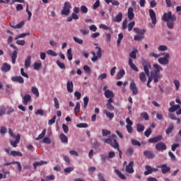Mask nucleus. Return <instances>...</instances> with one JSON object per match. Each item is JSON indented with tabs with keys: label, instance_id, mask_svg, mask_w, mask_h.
Here are the masks:
<instances>
[{
	"label": "nucleus",
	"instance_id": "nucleus-1",
	"mask_svg": "<svg viewBox=\"0 0 181 181\" xmlns=\"http://www.w3.org/2000/svg\"><path fill=\"white\" fill-rule=\"evenodd\" d=\"M163 21L167 22V27L172 30L175 26V21H176V16L175 14H172V11H168L166 13H164L163 18Z\"/></svg>",
	"mask_w": 181,
	"mask_h": 181
},
{
	"label": "nucleus",
	"instance_id": "nucleus-2",
	"mask_svg": "<svg viewBox=\"0 0 181 181\" xmlns=\"http://www.w3.org/2000/svg\"><path fill=\"white\" fill-rule=\"evenodd\" d=\"M117 135L112 134L109 139L103 140V141L107 144H110L112 148H117L119 152V158H122V151L119 149V144L117 141Z\"/></svg>",
	"mask_w": 181,
	"mask_h": 181
},
{
	"label": "nucleus",
	"instance_id": "nucleus-3",
	"mask_svg": "<svg viewBox=\"0 0 181 181\" xmlns=\"http://www.w3.org/2000/svg\"><path fill=\"white\" fill-rule=\"evenodd\" d=\"M161 55L163 57L158 58V62L161 65H167L169 64L170 54L168 52H163Z\"/></svg>",
	"mask_w": 181,
	"mask_h": 181
},
{
	"label": "nucleus",
	"instance_id": "nucleus-4",
	"mask_svg": "<svg viewBox=\"0 0 181 181\" xmlns=\"http://www.w3.org/2000/svg\"><path fill=\"white\" fill-rule=\"evenodd\" d=\"M95 49H98L97 55H95V52L94 51H91V54L93 55V58H91L92 62H97L98 60V58L100 59L101 57H103V49H101V47H95Z\"/></svg>",
	"mask_w": 181,
	"mask_h": 181
},
{
	"label": "nucleus",
	"instance_id": "nucleus-5",
	"mask_svg": "<svg viewBox=\"0 0 181 181\" xmlns=\"http://www.w3.org/2000/svg\"><path fill=\"white\" fill-rule=\"evenodd\" d=\"M71 8V4L69 1H66L62 11V14L69 16L70 14V9Z\"/></svg>",
	"mask_w": 181,
	"mask_h": 181
},
{
	"label": "nucleus",
	"instance_id": "nucleus-6",
	"mask_svg": "<svg viewBox=\"0 0 181 181\" xmlns=\"http://www.w3.org/2000/svg\"><path fill=\"white\" fill-rule=\"evenodd\" d=\"M142 65L144 66V74H146L147 76H150L149 69H151V65L150 62H148V61H144L142 62Z\"/></svg>",
	"mask_w": 181,
	"mask_h": 181
},
{
	"label": "nucleus",
	"instance_id": "nucleus-7",
	"mask_svg": "<svg viewBox=\"0 0 181 181\" xmlns=\"http://www.w3.org/2000/svg\"><path fill=\"white\" fill-rule=\"evenodd\" d=\"M13 49H14L15 50L13 51L11 54V62L13 64H15L16 63V59L18 58V50L19 49L17 47H15V48H13Z\"/></svg>",
	"mask_w": 181,
	"mask_h": 181
},
{
	"label": "nucleus",
	"instance_id": "nucleus-8",
	"mask_svg": "<svg viewBox=\"0 0 181 181\" xmlns=\"http://www.w3.org/2000/svg\"><path fill=\"white\" fill-rule=\"evenodd\" d=\"M15 141H13V140H10L9 143L10 144L14 147L16 148L18 146V144L20 143L21 141V135L18 134L16 137H15Z\"/></svg>",
	"mask_w": 181,
	"mask_h": 181
},
{
	"label": "nucleus",
	"instance_id": "nucleus-9",
	"mask_svg": "<svg viewBox=\"0 0 181 181\" xmlns=\"http://www.w3.org/2000/svg\"><path fill=\"white\" fill-rule=\"evenodd\" d=\"M155 147L158 151H163L167 149L166 145L163 142L158 143Z\"/></svg>",
	"mask_w": 181,
	"mask_h": 181
},
{
	"label": "nucleus",
	"instance_id": "nucleus-10",
	"mask_svg": "<svg viewBox=\"0 0 181 181\" xmlns=\"http://www.w3.org/2000/svg\"><path fill=\"white\" fill-rule=\"evenodd\" d=\"M130 90L132 92L133 95H136L138 94V89L137 87L136 86L135 82H134V81H132L131 83H130V86H129Z\"/></svg>",
	"mask_w": 181,
	"mask_h": 181
},
{
	"label": "nucleus",
	"instance_id": "nucleus-11",
	"mask_svg": "<svg viewBox=\"0 0 181 181\" xmlns=\"http://www.w3.org/2000/svg\"><path fill=\"white\" fill-rule=\"evenodd\" d=\"M149 16L151 17L152 23L153 25L156 24V15L153 9H149Z\"/></svg>",
	"mask_w": 181,
	"mask_h": 181
},
{
	"label": "nucleus",
	"instance_id": "nucleus-12",
	"mask_svg": "<svg viewBox=\"0 0 181 181\" xmlns=\"http://www.w3.org/2000/svg\"><path fill=\"white\" fill-rule=\"evenodd\" d=\"M158 168H161V172L163 174H166L167 173H169L170 170V168L168 167L167 164H163L162 165L157 166Z\"/></svg>",
	"mask_w": 181,
	"mask_h": 181
},
{
	"label": "nucleus",
	"instance_id": "nucleus-13",
	"mask_svg": "<svg viewBox=\"0 0 181 181\" xmlns=\"http://www.w3.org/2000/svg\"><path fill=\"white\" fill-rule=\"evenodd\" d=\"M11 81L13 82L18 83L20 84H23L25 82L23 76H13L11 78Z\"/></svg>",
	"mask_w": 181,
	"mask_h": 181
},
{
	"label": "nucleus",
	"instance_id": "nucleus-14",
	"mask_svg": "<svg viewBox=\"0 0 181 181\" xmlns=\"http://www.w3.org/2000/svg\"><path fill=\"white\" fill-rule=\"evenodd\" d=\"M163 139V136L161 135L149 139H148V143L150 144H156L158 143V141H160Z\"/></svg>",
	"mask_w": 181,
	"mask_h": 181
},
{
	"label": "nucleus",
	"instance_id": "nucleus-15",
	"mask_svg": "<svg viewBox=\"0 0 181 181\" xmlns=\"http://www.w3.org/2000/svg\"><path fill=\"white\" fill-rule=\"evenodd\" d=\"M133 165H134V162L133 161H131L128 165L126 166V172L129 173V174H132L134 172V168H133Z\"/></svg>",
	"mask_w": 181,
	"mask_h": 181
},
{
	"label": "nucleus",
	"instance_id": "nucleus-16",
	"mask_svg": "<svg viewBox=\"0 0 181 181\" xmlns=\"http://www.w3.org/2000/svg\"><path fill=\"white\" fill-rule=\"evenodd\" d=\"M144 156L148 159H153L155 158L153 152L150 151H144Z\"/></svg>",
	"mask_w": 181,
	"mask_h": 181
},
{
	"label": "nucleus",
	"instance_id": "nucleus-17",
	"mask_svg": "<svg viewBox=\"0 0 181 181\" xmlns=\"http://www.w3.org/2000/svg\"><path fill=\"white\" fill-rule=\"evenodd\" d=\"M32 97L30 95L26 94L24 95L23 98V101L22 103H23L24 105H28V103L31 100Z\"/></svg>",
	"mask_w": 181,
	"mask_h": 181
},
{
	"label": "nucleus",
	"instance_id": "nucleus-18",
	"mask_svg": "<svg viewBox=\"0 0 181 181\" xmlns=\"http://www.w3.org/2000/svg\"><path fill=\"white\" fill-rule=\"evenodd\" d=\"M11 69V66L9 65V64H7V62H5L3 64V66H1V71L4 72H8Z\"/></svg>",
	"mask_w": 181,
	"mask_h": 181
},
{
	"label": "nucleus",
	"instance_id": "nucleus-19",
	"mask_svg": "<svg viewBox=\"0 0 181 181\" xmlns=\"http://www.w3.org/2000/svg\"><path fill=\"white\" fill-rule=\"evenodd\" d=\"M128 18L129 20H133L134 18V9L132 7H129L128 8Z\"/></svg>",
	"mask_w": 181,
	"mask_h": 181
},
{
	"label": "nucleus",
	"instance_id": "nucleus-20",
	"mask_svg": "<svg viewBox=\"0 0 181 181\" xmlns=\"http://www.w3.org/2000/svg\"><path fill=\"white\" fill-rule=\"evenodd\" d=\"M151 76L155 83H158V79L162 78V75H160V74H157V73L152 74Z\"/></svg>",
	"mask_w": 181,
	"mask_h": 181
},
{
	"label": "nucleus",
	"instance_id": "nucleus-21",
	"mask_svg": "<svg viewBox=\"0 0 181 181\" xmlns=\"http://www.w3.org/2000/svg\"><path fill=\"white\" fill-rule=\"evenodd\" d=\"M105 96L106 98H114L115 97V95L112 91L107 90L105 91Z\"/></svg>",
	"mask_w": 181,
	"mask_h": 181
},
{
	"label": "nucleus",
	"instance_id": "nucleus-22",
	"mask_svg": "<svg viewBox=\"0 0 181 181\" xmlns=\"http://www.w3.org/2000/svg\"><path fill=\"white\" fill-rule=\"evenodd\" d=\"M73 88H74L73 82L72 81L70 82V81H68L66 83L67 91L69 93H73Z\"/></svg>",
	"mask_w": 181,
	"mask_h": 181
},
{
	"label": "nucleus",
	"instance_id": "nucleus-23",
	"mask_svg": "<svg viewBox=\"0 0 181 181\" xmlns=\"http://www.w3.org/2000/svg\"><path fill=\"white\" fill-rule=\"evenodd\" d=\"M46 164H48V162L45 161V160H41L40 162H35V163H34L33 164V165L34 167V169H37V168L38 166H41V165H46Z\"/></svg>",
	"mask_w": 181,
	"mask_h": 181
},
{
	"label": "nucleus",
	"instance_id": "nucleus-24",
	"mask_svg": "<svg viewBox=\"0 0 181 181\" xmlns=\"http://www.w3.org/2000/svg\"><path fill=\"white\" fill-rule=\"evenodd\" d=\"M129 65L130 66L131 69L132 70H134V71H136V72L139 71L137 66H136V65H134V64H133L132 59L131 58H129Z\"/></svg>",
	"mask_w": 181,
	"mask_h": 181
},
{
	"label": "nucleus",
	"instance_id": "nucleus-25",
	"mask_svg": "<svg viewBox=\"0 0 181 181\" xmlns=\"http://www.w3.org/2000/svg\"><path fill=\"white\" fill-rule=\"evenodd\" d=\"M31 57L29 56L26 58L25 61V69H29V67L31 66Z\"/></svg>",
	"mask_w": 181,
	"mask_h": 181
},
{
	"label": "nucleus",
	"instance_id": "nucleus-26",
	"mask_svg": "<svg viewBox=\"0 0 181 181\" xmlns=\"http://www.w3.org/2000/svg\"><path fill=\"white\" fill-rule=\"evenodd\" d=\"M154 73L159 74L160 71H163L162 66H160L158 64H154L153 65Z\"/></svg>",
	"mask_w": 181,
	"mask_h": 181
},
{
	"label": "nucleus",
	"instance_id": "nucleus-27",
	"mask_svg": "<svg viewBox=\"0 0 181 181\" xmlns=\"http://www.w3.org/2000/svg\"><path fill=\"white\" fill-rule=\"evenodd\" d=\"M146 74L145 72H140L139 74V79L141 82L145 83L146 81Z\"/></svg>",
	"mask_w": 181,
	"mask_h": 181
},
{
	"label": "nucleus",
	"instance_id": "nucleus-28",
	"mask_svg": "<svg viewBox=\"0 0 181 181\" xmlns=\"http://www.w3.org/2000/svg\"><path fill=\"white\" fill-rule=\"evenodd\" d=\"M46 133H47V129H43L42 133L38 136V137L35 138V141H40L45 136Z\"/></svg>",
	"mask_w": 181,
	"mask_h": 181
},
{
	"label": "nucleus",
	"instance_id": "nucleus-29",
	"mask_svg": "<svg viewBox=\"0 0 181 181\" xmlns=\"http://www.w3.org/2000/svg\"><path fill=\"white\" fill-rule=\"evenodd\" d=\"M168 117L172 119V120H175L177 121V124H180L181 122L180 119L179 118H177L175 115L174 114H169Z\"/></svg>",
	"mask_w": 181,
	"mask_h": 181
},
{
	"label": "nucleus",
	"instance_id": "nucleus-30",
	"mask_svg": "<svg viewBox=\"0 0 181 181\" xmlns=\"http://www.w3.org/2000/svg\"><path fill=\"white\" fill-rule=\"evenodd\" d=\"M133 30L135 32V33L144 35V34L146 32V30H140L139 28H134Z\"/></svg>",
	"mask_w": 181,
	"mask_h": 181
},
{
	"label": "nucleus",
	"instance_id": "nucleus-31",
	"mask_svg": "<svg viewBox=\"0 0 181 181\" xmlns=\"http://www.w3.org/2000/svg\"><path fill=\"white\" fill-rule=\"evenodd\" d=\"M125 74V71L124 69H120L119 72H117V80L121 79Z\"/></svg>",
	"mask_w": 181,
	"mask_h": 181
},
{
	"label": "nucleus",
	"instance_id": "nucleus-32",
	"mask_svg": "<svg viewBox=\"0 0 181 181\" xmlns=\"http://www.w3.org/2000/svg\"><path fill=\"white\" fill-rule=\"evenodd\" d=\"M59 139L62 143L69 142V139L67 138V136H66V135H64V134H61L59 135Z\"/></svg>",
	"mask_w": 181,
	"mask_h": 181
},
{
	"label": "nucleus",
	"instance_id": "nucleus-33",
	"mask_svg": "<svg viewBox=\"0 0 181 181\" xmlns=\"http://www.w3.org/2000/svg\"><path fill=\"white\" fill-rule=\"evenodd\" d=\"M180 109V105H175V106L173 107H170L168 109V111L171 113L175 112V111H177V110Z\"/></svg>",
	"mask_w": 181,
	"mask_h": 181
},
{
	"label": "nucleus",
	"instance_id": "nucleus-34",
	"mask_svg": "<svg viewBox=\"0 0 181 181\" xmlns=\"http://www.w3.org/2000/svg\"><path fill=\"white\" fill-rule=\"evenodd\" d=\"M122 19V12H119L115 18L114 21L117 23H119L121 22Z\"/></svg>",
	"mask_w": 181,
	"mask_h": 181
},
{
	"label": "nucleus",
	"instance_id": "nucleus-35",
	"mask_svg": "<svg viewBox=\"0 0 181 181\" xmlns=\"http://www.w3.org/2000/svg\"><path fill=\"white\" fill-rule=\"evenodd\" d=\"M31 92L33 95H35L36 97H40V92L39 90L36 87H33L31 88Z\"/></svg>",
	"mask_w": 181,
	"mask_h": 181
},
{
	"label": "nucleus",
	"instance_id": "nucleus-36",
	"mask_svg": "<svg viewBox=\"0 0 181 181\" xmlns=\"http://www.w3.org/2000/svg\"><path fill=\"white\" fill-rule=\"evenodd\" d=\"M145 168H146V171L144 172V175H148L151 174V173H153V168H151V166L146 165V166L145 167Z\"/></svg>",
	"mask_w": 181,
	"mask_h": 181
},
{
	"label": "nucleus",
	"instance_id": "nucleus-37",
	"mask_svg": "<svg viewBox=\"0 0 181 181\" xmlns=\"http://www.w3.org/2000/svg\"><path fill=\"white\" fill-rule=\"evenodd\" d=\"M138 52V49H136V48L132 51V52H130L129 54V57L132 59H136V53Z\"/></svg>",
	"mask_w": 181,
	"mask_h": 181
},
{
	"label": "nucleus",
	"instance_id": "nucleus-38",
	"mask_svg": "<svg viewBox=\"0 0 181 181\" xmlns=\"http://www.w3.org/2000/svg\"><path fill=\"white\" fill-rule=\"evenodd\" d=\"M115 173L119 176V177L122 180H125L126 177L119 170H115Z\"/></svg>",
	"mask_w": 181,
	"mask_h": 181
},
{
	"label": "nucleus",
	"instance_id": "nucleus-39",
	"mask_svg": "<svg viewBox=\"0 0 181 181\" xmlns=\"http://www.w3.org/2000/svg\"><path fill=\"white\" fill-rule=\"evenodd\" d=\"M12 156H21L22 157L23 156V153L21 152H19V151H11V153H10Z\"/></svg>",
	"mask_w": 181,
	"mask_h": 181
},
{
	"label": "nucleus",
	"instance_id": "nucleus-40",
	"mask_svg": "<svg viewBox=\"0 0 181 181\" xmlns=\"http://www.w3.org/2000/svg\"><path fill=\"white\" fill-rule=\"evenodd\" d=\"M174 129V125L173 124H170L169 125V127L166 129L165 133L166 134H170Z\"/></svg>",
	"mask_w": 181,
	"mask_h": 181
},
{
	"label": "nucleus",
	"instance_id": "nucleus-41",
	"mask_svg": "<svg viewBox=\"0 0 181 181\" xmlns=\"http://www.w3.org/2000/svg\"><path fill=\"white\" fill-rule=\"evenodd\" d=\"M30 35V33H23V34H19V35H17V37H15V40H17L20 38H23V37H25L26 36H28Z\"/></svg>",
	"mask_w": 181,
	"mask_h": 181
},
{
	"label": "nucleus",
	"instance_id": "nucleus-42",
	"mask_svg": "<svg viewBox=\"0 0 181 181\" xmlns=\"http://www.w3.org/2000/svg\"><path fill=\"white\" fill-rule=\"evenodd\" d=\"M134 153V150L132 148L129 147L127 149L125 154L128 156H131Z\"/></svg>",
	"mask_w": 181,
	"mask_h": 181
},
{
	"label": "nucleus",
	"instance_id": "nucleus-43",
	"mask_svg": "<svg viewBox=\"0 0 181 181\" xmlns=\"http://www.w3.org/2000/svg\"><path fill=\"white\" fill-rule=\"evenodd\" d=\"M90 100L88 99V97H84L83 98V107L84 109H87V106L88 105V102Z\"/></svg>",
	"mask_w": 181,
	"mask_h": 181
},
{
	"label": "nucleus",
	"instance_id": "nucleus-44",
	"mask_svg": "<svg viewBox=\"0 0 181 181\" xmlns=\"http://www.w3.org/2000/svg\"><path fill=\"white\" fill-rule=\"evenodd\" d=\"M134 25H135V21H131V22L129 23V24L127 25L129 32L132 30L133 27L134 26Z\"/></svg>",
	"mask_w": 181,
	"mask_h": 181
},
{
	"label": "nucleus",
	"instance_id": "nucleus-45",
	"mask_svg": "<svg viewBox=\"0 0 181 181\" xmlns=\"http://www.w3.org/2000/svg\"><path fill=\"white\" fill-rule=\"evenodd\" d=\"M42 62H35V64H34V69L38 71L42 67Z\"/></svg>",
	"mask_w": 181,
	"mask_h": 181
},
{
	"label": "nucleus",
	"instance_id": "nucleus-46",
	"mask_svg": "<svg viewBox=\"0 0 181 181\" xmlns=\"http://www.w3.org/2000/svg\"><path fill=\"white\" fill-rule=\"evenodd\" d=\"M136 130L138 132H142L144 130V126H143L142 124H138L136 125Z\"/></svg>",
	"mask_w": 181,
	"mask_h": 181
},
{
	"label": "nucleus",
	"instance_id": "nucleus-47",
	"mask_svg": "<svg viewBox=\"0 0 181 181\" xmlns=\"http://www.w3.org/2000/svg\"><path fill=\"white\" fill-rule=\"evenodd\" d=\"M78 112H80V103H77L74 108V113L76 115H77Z\"/></svg>",
	"mask_w": 181,
	"mask_h": 181
},
{
	"label": "nucleus",
	"instance_id": "nucleus-48",
	"mask_svg": "<svg viewBox=\"0 0 181 181\" xmlns=\"http://www.w3.org/2000/svg\"><path fill=\"white\" fill-rule=\"evenodd\" d=\"M105 114L110 119H112V118H114V113H111L107 110H105Z\"/></svg>",
	"mask_w": 181,
	"mask_h": 181
},
{
	"label": "nucleus",
	"instance_id": "nucleus-49",
	"mask_svg": "<svg viewBox=\"0 0 181 181\" xmlns=\"http://www.w3.org/2000/svg\"><path fill=\"white\" fill-rule=\"evenodd\" d=\"M111 134V132L110 131H108L107 129H103L102 130V135L103 136H107L108 135H110Z\"/></svg>",
	"mask_w": 181,
	"mask_h": 181
},
{
	"label": "nucleus",
	"instance_id": "nucleus-50",
	"mask_svg": "<svg viewBox=\"0 0 181 181\" xmlns=\"http://www.w3.org/2000/svg\"><path fill=\"white\" fill-rule=\"evenodd\" d=\"M57 66L62 69H66V65H64V64H63L62 62H61V61H57Z\"/></svg>",
	"mask_w": 181,
	"mask_h": 181
},
{
	"label": "nucleus",
	"instance_id": "nucleus-51",
	"mask_svg": "<svg viewBox=\"0 0 181 181\" xmlns=\"http://www.w3.org/2000/svg\"><path fill=\"white\" fill-rule=\"evenodd\" d=\"M54 107L57 110L59 109V102L57 98H54Z\"/></svg>",
	"mask_w": 181,
	"mask_h": 181
},
{
	"label": "nucleus",
	"instance_id": "nucleus-52",
	"mask_svg": "<svg viewBox=\"0 0 181 181\" xmlns=\"http://www.w3.org/2000/svg\"><path fill=\"white\" fill-rule=\"evenodd\" d=\"M81 11L83 13H87L88 12V8H87V6L83 5L81 6Z\"/></svg>",
	"mask_w": 181,
	"mask_h": 181
},
{
	"label": "nucleus",
	"instance_id": "nucleus-53",
	"mask_svg": "<svg viewBox=\"0 0 181 181\" xmlns=\"http://www.w3.org/2000/svg\"><path fill=\"white\" fill-rule=\"evenodd\" d=\"M57 116H54L48 122V124L52 126L53 124L56 122Z\"/></svg>",
	"mask_w": 181,
	"mask_h": 181
},
{
	"label": "nucleus",
	"instance_id": "nucleus-54",
	"mask_svg": "<svg viewBox=\"0 0 181 181\" xmlns=\"http://www.w3.org/2000/svg\"><path fill=\"white\" fill-rule=\"evenodd\" d=\"M47 54L53 57L57 56V52H55L54 51H52V49H48V51H47Z\"/></svg>",
	"mask_w": 181,
	"mask_h": 181
},
{
	"label": "nucleus",
	"instance_id": "nucleus-55",
	"mask_svg": "<svg viewBox=\"0 0 181 181\" xmlns=\"http://www.w3.org/2000/svg\"><path fill=\"white\" fill-rule=\"evenodd\" d=\"M144 38V35H135L134 37V40L135 41H141V40H143Z\"/></svg>",
	"mask_w": 181,
	"mask_h": 181
},
{
	"label": "nucleus",
	"instance_id": "nucleus-56",
	"mask_svg": "<svg viewBox=\"0 0 181 181\" xmlns=\"http://www.w3.org/2000/svg\"><path fill=\"white\" fill-rule=\"evenodd\" d=\"M167 49H168V47H166V45H160L158 47V51L165 52Z\"/></svg>",
	"mask_w": 181,
	"mask_h": 181
},
{
	"label": "nucleus",
	"instance_id": "nucleus-57",
	"mask_svg": "<svg viewBox=\"0 0 181 181\" xmlns=\"http://www.w3.org/2000/svg\"><path fill=\"white\" fill-rule=\"evenodd\" d=\"M152 133V130L151 128H148L145 132L144 136L148 137Z\"/></svg>",
	"mask_w": 181,
	"mask_h": 181
},
{
	"label": "nucleus",
	"instance_id": "nucleus-58",
	"mask_svg": "<svg viewBox=\"0 0 181 181\" xmlns=\"http://www.w3.org/2000/svg\"><path fill=\"white\" fill-rule=\"evenodd\" d=\"M42 142L45 143V144H49L52 143V141L48 137H45L43 139H42Z\"/></svg>",
	"mask_w": 181,
	"mask_h": 181
},
{
	"label": "nucleus",
	"instance_id": "nucleus-59",
	"mask_svg": "<svg viewBox=\"0 0 181 181\" xmlns=\"http://www.w3.org/2000/svg\"><path fill=\"white\" fill-rule=\"evenodd\" d=\"M73 170H74V168L69 167V168L64 169V172L65 173H70L73 172Z\"/></svg>",
	"mask_w": 181,
	"mask_h": 181
},
{
	"label": "nucleus",
	"instance_id": "nucleus-60",
	"mask_svg": "<svg viewBox=\"0 0 181 181\" xmlns=\"http://www.w3.org/2000/svg\"><path fill=\"white\" fill-rule=\"evenodd\" d=\"M131 143H132V144L134 145V146H141L140 142H139V141H136V140L132 139V140H131Z\"/></svg>",
	"mask_w": 181,
	"mask_h": 181
},
{
	"label": "nucleus",
	"instance_id": "nucleus-61",
	"mask_svg": "<svg viewBox=\"0 0 181 181\" xmlns=\"http://www.w3.org/2000/svg\"><path fill=\"white\" fill-rule=\"evenodd\" d=\"M76 127L78 128H87V127H88V124H84V123H81V124H78L76 125Z\"/></svg>",
	"mask_w": 181,
	"mask_h": 181
},
{
	"label": "nucleus",
	"instance_id": "nucleus-62",
	"mask_svg": "<svg viewBox=\"0 0 181 181\" xmlns=\"http://www.w3.org/2000/svg\"><path fill=\"white\" fill-rule=\"evenodd\" d=\"M62 129L65 134L69 133V127L64 124H62Z\"/></svg>",
	"mask_w": 181,
	"mask_h": 181
},
{
	"label": "nucleus",
	"instance_id": "nucleus-63",
	"mask_svg": "<svg viewBox=\"0 0 181 181\" xmlns=\"http://www.w3.org/2000/svg\"><path fill=\"white\" fill-rule=\"evenodd\" d=\"M141 115L145 120H148V115L146 112H142Z\"/></svg>",
	"mask_w": 181,
	"mask_h": 181
},
{
	"label": "nucleus",
	"instance_id": "nucleus-64",
	"mask_svg": "<svg viewBox=\"0 0 181 181\" xmlns=\"http://www.w3.org/2000/svg\"><path fill=\"white\" fill-rule=\"evenodd\" d=\"M98 177L100 181H105V179H104V175H103L101 173H98Z\"/></svg>",
	"mask_w": 181,
	"mask_h": 181
}]
</instances>
